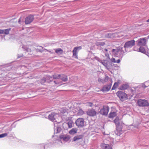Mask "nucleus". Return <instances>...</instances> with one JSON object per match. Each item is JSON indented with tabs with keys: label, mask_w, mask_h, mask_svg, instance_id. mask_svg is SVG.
<instances>
[{
	"label": "nucleus",
	"mask_w": 149,
	"mask_h": 149,
	"mask_svg": "<svg viewBox=\"0 0 149 149\" xmlns=\"http://www.w3.org/2000/svg\"><path fill=\"white\" fill-rule=\"evenodd\" d=\"M95 44L97 46H103L105 44V43L103 42L97 41Z\"/></svg>",
	"instance_id": "24"
},
{
	"label": "nucleus",
	"mask_w": 149,
	"mask_h": 149,
	"mask_svg": "<svg viewBox=\"0 0 149 149\" xmlns=\"http://www.w3.org/2000/svg\"><path fill=\"white\" fill-rule=\"evenodd\" d=\"M114 34L112 33H108L105 34V37L107 38H111L113 37Z\"/></svg>",
	"instance_id": "27"
},
{
	"label": "nucleus",
	"mask_w": 149,
	"mask_h": 149,
	"mask_svg": "<svg viewBox=\"0 0 149 149\" xmlns=\"http://www.w3.org/2000/svg\"><path fill=\"white\" fill-rule=\"evenodd\" d=\"M116 95L122 101H123L128 99L126 94L123 92L118 91L116 93Z\"/></svg>",
	"instance_id": "2"
},
{
	"label": "nucleus",
	"mask_w": 149,
	"mask_h": 149,
	"mask_svg": "<svg viewBox=\"0 0 149 149\" xmlns=\"http://www.w3.org/2000/svg\"><path fill=\"white\" fill-rule=\"evenodd\" d=\"M84 119L82 118H78L76 121L75 123L76 125L79 128L83 127L84 126Z\"/></svg>",
	"instance_id": "4"
},
{
	"label": "nucleus",
	"mask_w": 149,
	"mask_h": 149,
	"mask_svg": "<svg viewBox=\"0 0 149 149\" xmlns=\"http://www.w3.org/2000/svg\"><path fill=\"white\" fill-rule=\"evenodd\" d=\"M44 146V149H45V146Z\"/></svg>",
	"instance_id": "50"
},
{
	"label": "nucleus",
	"mask_w": 149,
	"mask_h": 149,
	"mask_svg": "<svg viewBox=\"0 0 149 149\" xmlns=\"http://www.w3.org/2000/svg\"><path fill=\"white\" fill-rule=\"evenodd\" d=\"M137 45L139 46H145L146 45V39L145 38H141L137 41Z\"/></svg>",
	"instance_id": "10"
},
{
	"label": "nucleus",
	"mask_w": 149,
	"mask_h": 149,
	"mask_svg": "<svg viewBox=\"0 0 149 149\" xmlns=\"http://www.w3.org/2000/svg\"><path fill=\"white\" fill-rule=\"evenodd\" d=\"M108 76H105L104 79V83L108 81Z\"/></svg>",
	"instance_id": "38"
},
{
	"label": "nucleus",
	"mask_w": 149,
	"mask_h": 149,
	"mask_svg": "<svg viewBox=\"0 0 149 149\" xmlns=\"http://www.w3.org/2000/svg\"><path fill=\"white\" fill-rule=\"evenodd\" d=\"M26 50L27 52H29V50H30V49L29 48H26Z\"/></svg>",
	"instance_id": "45"
},
{
	"label": "nucleus",
	"mask_w": 149,
	"mask_h": 149,
	"mask_svg": "<svg viewBox=\"0 0 149 149\" xmlns=\"http://www.w3.org/2000/svg\"><path fill=\"white\" fill-rule=\"evenodd\" d=\"M55 52L61 55L63 53V52L62 49L61 48H58L56 49Z\"/></svg>",
	"instance_id": "22"
},
{
	"label": "nucleus",
	"mask_w": 149,
	"mask_h": 149,
	"mask_svg": "<svg viewBox=\"0 0 149 149\" xmlns=\"http://www.w3.org/2000/svg\"><path fill=\"white\" fill-rule=\"evenodd\" d=\"M82 48L81 46L77 47H75L74 49L77 52V51L79 50H80Z\"/></svg>",
	"instance_id": "35"
},
{
	"label": "nucleus",
	"mask_w": 149,
	"mask_h": 149,
	"mask_svg": "<svg viewBox=\"0 0 149 149\" xmlns=\"http://www.w3.org/2000/svg\"><path fill=\"white\" fill-rule=\"evenodd\" d=\"M84 137L83 135H78L75 136L73 139V141H78L80 140H82Z\"/></svg>",
	"instance_id": "11"
},
{
	"label": "nucleus",
	"mask_w": 149,
	"mask_h": 149,
	"mask_svg": "<svg viewBox=\"0 0 149 149\" xmlns=\"http://www.w3.org/2000/svg\"><path fill=\"white\" fill-rule=\"evenodd\" d=\"M129 87V86L127 84H123L120 86V89L121 90H123L127 89Z\"/></svg>",
	"instance_id": "19"
},
{
	"label": "nucleus",
	"mask_w": 149,
	"mask_h": 149,
	"mask_svg": "<svg viewBox=\"0 0 149 149\" xmlns=\"http://www.w3.org/2000/svg\"><path fill=\"white\" fill-rule=\"evenodd\" d=\"M60 79L62 81L65 82L68 81L67 76L64 74H61Z\"/></svg>",
	"instance_id": "17"
},
{
	"label": "nucleus",
	"mask_w": 149,
	"mask_h": 149,
	"mask_svg": "<svg viewBox=\"0 0 149 149\" xmlns=\"http://www.w3.org/2000/svg\"><path fill=\"white\" fill-rule=\"evenodd\" d=\"M46 81H47L46 77H43L40 80V82L42 84H43L45 83Z\"/></svg>",
	"instance_id": "32"
},
{
	"label": "nucleus",
	"mask_w": 149,
	"mask_h": 149,
	"mask_svg": "<svg viewBox=\"0 0 149 149\" xmlns=\"http://www.w3.org/2000/svg\"><path fill=\"white\" fill-rule=\"evenodd\" d=\"M34 19L33 15H30L26 17L25 20V23L26 24H29L32 22Z\"/></svg>",
	"instance_id": "7"
},
{
	"label": "nucleus",
	"mask_w": 149,
	"mask_h": 149,
	"mask_svg": "<svg viewBox=\"0 0 149 149\" xmlns=\"http://www.w3.org/2000/svg\"><path fill=\"white\" fill-rule=\"evenodd\" d=\"M102 63L103 65L108 70H109V69H110V68L108 65L107 63L104 62Z\"/></svg>",
	"instance_id": "36"
},
{
	"label": "nucleus",
	"mask_w": 149,
	"mask_h": 149,
	"mask_svg": "<svg viewBox=\"0 0 149 149\" xmlns=\"http://www.w3.org/2000/svg\"><path fill=\"white\" fill-rule=\"evenodd\" d=\"M8 135V134L7 133H3L0 134V138L4 137Z\"/></svg>",
	"instance_id": "37"
},
{
	"label": "nucleus",
	"mask_w": 149,
	"mask_h": 149,
	"mask_svg": "<svg viewBox=\"0 0 149 149\" xmlns=\"http://www.w3.org/2000/svg\"><path fill=\"white\" fill-rule=\"evenodd\" d=\"M111 61L113 63H116V61L115 59L113 58H112L111 59Z\"/></svg>",
	"instance_id": "41"
},
{
	"label": "nucleus",
	"mask_w": 149,
	"mask_h": 149,
	"mask_svg": "<svg viewBox=\"0 0 149 149\" xmlns=\"http://www.w3.org/2000/svg\"><path fill=\"white\" fill-rule=\"evenodd\" d=\"M135 42L134 40H132L126 42L124 46L125 50H126L127 49L131 48L134 46L135 44Z\"/></svg>",
	"instance_id": "3"
},
{
	"label": "nucleus",
	"mask_w": 149,
	"mask_h": 149,
	"mask_svg": "<svg viewBox=\"0 0 149 149\" xmlns=\"http://www.w3.org/2000/svg\"><path fill=\"white\" fill-rule=\"evenodd\" d=\"M57 114L55 112H52L48 116V119L51 121H54L55 119V116Z\"/></svg>",
	"instance_id": "12"
},
{
	"label": "nucleus",
	"mask_w": 149,
	"mask_h": 149,
	"mask_svg": "<svg viewBox=\"0 0 149 149\" xmlns=\"http://www.w3.org/2000/svg\"><path fill=\"white\" fill-rule=\"evenodd\" d=\"M47 78V82L48 83H50L54 80V79H53L52 76H50L49 75H48L46 76Z\"/></svg>",
	"instance_id": "18"
},
{
	"label": "nucleus",
	"mask_w": 149,
	"mask_h": 149,
	"mask_svg": "<svg viewBox=\"0 0 149 149\" xmlns=\"http://www.w3.org/2000/svg\"><path fill=\"white\" fill-rule=\"evenodd\" d=\"M109 109L108 106H103L102 108L100 109V113L103 115H107L109 111Z\"/></svg>",
	"instance_id": "5"
},
{
	"label": "nucleus",
	"mask_w": 149,
	"mask_h": 149,
	"mask_svg": "<svg viewBox=\"0 0 149 149\" xmlns=\"http://www.w3.org/2000/svg\"><path fill=\"white\" fill-rule=\"evenodd\" d=\"M10 30L11 28L6 29H0V34H8L9 33V31Z\"/></svg>",
	"instance_id": "16"
},
{
	"label": "nucleus",
	"mask_w": 149,
	"mask_h": 149,
	"mask_svg": "<svg viewBox=\"0 0 149 149\" xmlns=\"http://www.w3.org/2000/svg\"><path fill=\"white\" fill-rule=\"evenodd\" d=\"M139 51L143 53H145L146 52L144 48L142 47L139 48Z\"/></svg>",
	"instance_id": "30"
},
{
	"label": "nucleus",
	"mask_w": 149,
	"mask_h": 149,
	"mask_svg": "<svg viewBox=\"0 0 149 149\" xmlns=\"http://www.w3.org/2000/svg\"><path fill=\"white\" fill-rule=\"evenodd\" d=\"M61 130V128L58 125L56 126H55L54 128V133L57 134L60 132Z\"/></svg>",
	"instance_id": "15"
},
{
	"label": "nucleus",
	"mask_w": 149,
	"mask_h": 149,
	"mask_svg": "<svg viewBox=\"0 0 149 149\" xmlns=\"http://www.w3.org/2000/svg\"><path fill=\"white\" fill-rule=\"evenodd\" d=\"M21 18H20L19 19V20H18V23L20 24H21Z\"/></svg>",
	"instance_id": "44"
},
{
	"label": "nucleus",
	"mask_w": 149,
	"mask_h": 149,
	"mask_svg": "<svg viewBox=\"0 0 149 149\" xmlns=\"http://www.w3.org/2000/svg\"><path fill=\"white\" fill-rule=\"evenodd\" d=\"M104 50L105 51H108V50L106 49H104Z\"/></svg>",
	"instance_id": "48"
},
{
	"label": "nucleus",
	"mask_w": 149,
	"mask_h": 149,
	"mask_svg": "<svg viewBox=\"0 0 149 149\" xmlns=\"http://www.w3.org/2000/svg\"><path fill=\"white\" fill-rule=\"evenodd\" d=\"M40 47V48H41V49H40V48H37L36 49V51L37 52H43V47Z\"/></svg>",
	"instance_id": "34"
},
{
	"label": "nucleus",
	"mask_w": 149,
	"mask_h": 149,
	"mask_svg": "<svg viewBox=\"0 0 149 149\" xmlns=\"http://www.w3.org/2000/svg\"><path fill=\"white\" fill-rule=\"evenodd\" d=\"M143 86L144 88H145L147 87V86H146L145 85H144Z\"/></svg>",
	"instance_id": "46"
},
{
	"label": "nucleus",
	"mask_w": 149,
	"mask_h": 149,
	"mask_svg": "<svg viewBox=\"0 0 149 149\" xmlns=\"http://www.w3.org/2000/svg\"><path fill=\"white\" fill-rule=\"evenodd\" d=\"M146 22H149V19L146 21Z\"/></svg>",
	"instance_id": "47"
},
{
	"label": "nucleus",
	"mask_w": 149,
	"mask_h": 149,
	"mask_svg": "<svg viewBox=\"0 0 149 149\" xmlns=\"http://www.w3.org/2000/svg\"><path fill=\"white\" fill-rule=\"evenodd\" d=\"M52 76V77H53V79H60L61 74H54Z\"/></svg>",
	"instance_id": "28"
},
{
	"label": "nucleus",
	"mask_w": 149,
	"mask_h": 149,
	"mask_svg": "<svg viewBox=\"0 0 149 149\" xmlns=\"http://www.w3.org/2000/svg\"><path fill=\"white\" fill-rule=\"evenodd\" d=\"M11 129H10L9 130V131H11Z\"/></svg>",
	"instance_id": "51"
},
{
	"label": "nucleus",
	"mask_w": 149,
	"mask_h": 149,
	"mask_svg": "<svg viewBox=\"0 0 149 149\" xmlns=\"http://www.w3.org/2000/svg\"><path fill=\"white\" fill-rule=\"evenodd\" d=\"M23 56V54H17V56L18 58H20Z\"/></svg>",
	"instance_id": "42"
},
{
	"label": "nucleus",
	"mask_w": 149,
	"mask_h": 149,
	"mask_svg": "<svg viewBox=\"0 0 149 149\" xmlns=\"http://www.w3.org/2000/svg\"><path fill=\"white\" fill-rule=\"evenodd\" d=\"M120 59H118L116 61V63H119L120 62Z\"/></svg>",
	"instance_id": "43"
},
{
	"label": "nucleus",
	"mask_w": 149,
	"mask_h": 149,
	"mask_svg": "<svg viewBox=\"0 0 149 149\" xmlns=\"http://www.w3.org/2000/svg\"><path fill=\"white\" fill-rule=\"evenodd\" d=\"M87 104L88 106L90 107H92L93 105V103L91 102H88Z\"/></svg>",
	"instance_id": "39"
},
{
	"label": "nucleus",
	"mask_w": 149,
	"mask_h": 149,
	"mask_svg": "<svg viewBox=\"0 0 149 149\" xmlns=\"http://www.w3.org/2000/svg\"><path fill=\"white\" fill-rule=\"evenodd\" d=\"M84 113V112L81 109H79V110L78 111L77 114L78 115L80 116L83 115Z\"/></svg>",
	"instance_id": "31"
},
{
	"label": "nucleus",
	"mask_w": 149,
	"mask_h": 149,
	"mask_svg": "<svg viewBox=\"0 0 149 149\" xmlns=\"http://www.w3.org/2000/svg\"><path fill=\"white\" fill-rule=\"evenodd\" d=\"M102 148L104 149H111V147L108 144L103 143L102 144Z\"/></svg>",
	"instance_id": "21"
},
{
	"label": "nucleus",
	"mask_w": 149,
	"mask_h": 149,
	"mask_svg": "<svg viewBox=\"0 0 149 149\" xmlns=\"http://www.w3.org/2000/svg\"><path fill=\"white\" fill-rule=\"evenodd\" d=\"M44 50H47L45 49H44Z\"/></svg>",
	"instance_id": "49"
},
{
	"label": "nucleus",
	"mask_w": 149,
	"mask_h": 149,
	"mask_svg": "<svg viewBox=\"0 0 149 149\" xmlns=\"http://www.w3.org/2000/svg\"><path fill=\"white\" fill-rule=\"evenodd\" d=\"M73 53V56L74 57V58H77V52L75 50H73L72 51Z\"/></svg>",
	"instance_id": "29"
},
{
	"label": "nucleus",
	"mask_w": 149,
	"mask_h": 149,
	"mask_svg": "<svg viewBox=\"0 0 149 149\" xmlns=\"http://www.w3.org/2000/svg\"><path fill=\"white\" fill-rule=\"evenodd\" d=\"M114 122L116 125V130L118 131H120L121 130L120 128H119L120 126L119 125V119L118 117H116L114 120Z\"/></svg>",
	"instance_id": "9"
},
{
	"label": "nucleus",
	"mask_w": 149,
	"mask_h": 149,
	"mask_svg": "<svg viewBox=\"0 0 149 149\" xmlns=\"http://www.w3.org/2000/svg\"><path fill=\"white\" fill-rule=\"evenodd\" d=\"M66 124L68 125V127L70 128H71L73 126L72 125L73 124V121L72 120H69L67 121V122Z\"/></svg>",
	"instance_id": "20"
},
{
	"label": "nucleus",
	"mask_w": 149,
	"mask_h": 149,
	"mask_svg": "<svg viewBox=\"0 0 149 149\" xmlns=\"http://www.w3.org/2000/svg\"><path fill=\"white\" fill-rule=\"evenodd\" d=\"M53 82L56 85H58L61 83V81H59V80H54L53 81Z\"/></svg>",
	"instance_id": "33"
},
{
	"label": "nucleus",
	"mask_w": 149,
	"mask_h": 149,
	"mask_svg": "<svg viewBox=\"0 0 149 149\" xmlns=\"http://www.w3.org/2000/svg\"><path fill=\"white\" fill-rule=\"evenodd\" d=\"M77 131L76 128H73L69 131V133L71 134H74L77 132Z\"/></svg>",
	"instance_id": "26"
},
{
	"label": "nucleus",
	"mask_w": 149,
	"mask_h": 149,
	"mask_svg": "<svg viewBox=\"0 0 149 149\" xmlns=\"http://www.w3.org/2000/svg\"><path fill=\"white\" fill-rule=\"evenodd\" d=\"M123 49V47H118L116 49H113L112 52L115 57L122 58L125 53V52Z\"/></svg>",
	"instance_id": "1"
},
{
	"label": "nucleus",
	"mask_w": 149,
	"mask_h": 149,
	"mask_svg": "<svg viewBox=\"0 0 149 149\" xmlns=\"http://www.w3.org/2000/svg\"><path fill=\"white\" fill-rule=\"evenodd\" d=\"M137 103L139 106L141 107L147 106L148 105V103L146 100L141 99L138 100Z\"/></svg>",
	"instance_id": "6"
},
{
	"label": "nucleus",
	"mask_w": 149,
	"mask_h": 149,
	"mask_svg": "<svg viewBox=\"0 0 149 149\" xmlns=\"http://www.w3.org/2000/svg\"><path fill=\"white\" fill-rule=\"evenodd\" d=\"M86 113L87 114L90 116H94L97 114V112L93 109H89Z\"/></svg>",
	"instance_id": "8"
},
{
	"label": "nucleus",
	"mask_w": 149,
	"mask_h": 149,
	"mask_svg": "<svg viewBox=\"0 0 149 149\" xmlns=\"http://www.w3.org/2000/svg\"><path fill=\"white\" fill-rule=\"evenodd\" d=\"M117 115L116 113L115 112H110L109 114V118H113Z\"/></svg>",
	"instance_id": "25"
},
{
	"label": "nucleus",
	"mask_w": 149,
	"mask_h": 149,
	"mask_svg": "<svg viewBox=\"0 0 149 149\" xmlns=\"http://www.w3.org/2000/svg\"><path fill=\"white\" fill-rule=\"evenodd\" d=\"M111 87V85H105L103 87L102 91L103 92L108 91L110 90Z\"/></svg>",
	"instance_id": "14"
},
{
	"label": "nucleus",
	"mask_w": 149,
	"mask_h": 149,
	"mask_svg": "<svg viewBox=\"0 0 149 149\" xmlns=\"http://www.w3.org/2000/svg\"><path fill=\"white\" fill-rule=\"evenodd\" d=\"M98 81L99 82H101L103 83H104V79H102L100 78H99L98 79Z\"/></svg>",
	"instance_id": "40"
},
{
	"label": "nucleus",
	"mask_w": 149,
	"mask_h": 149,
	"mask_svg": "<svg viewBox=\"0 0 149 149\" xmlns=\"http://www.w3.org/2000/svg\"><path fill=\"white\" fill-rule=\"evenodd\" d=\"M120 81L118 80L117 82H115L112 88V90L115 89L118 86V85L120 84Z\"/></svg>",
	"instance_id": "23"
},
{
	"label": "nucleus",
	"mask_w": 149,
	"mask_h": 149,
	"mask_svg": "<svg viewBox=\"0 0 149 149\" xmlns=\"http://www.w3.org/2000/svg\"><path fill=\"white\" fill-rule=\"evenodd\" d=\"M60 138L61 139H63L65 141H67L70 139V137L68 135H64L60 136Z\"/></svg>",
	"instance_id": "13"
}]
</instances>
